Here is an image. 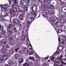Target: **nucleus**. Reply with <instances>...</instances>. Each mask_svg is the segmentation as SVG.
<instances>
[{
  "mask_svg": "<svg viewBox=\"0 0 66 66\" xmlns=\"http://www.w3.org/2000/svg\"><path fill=\"white\" fill-rule=\"evenodd\" d=\"M3 30V26L2 25H0V31H2Z\"/></svg>",
  "mask_w": 66,
  "mask_h": 66,
  "instance_id": "nucleus-34",
  "label": "nucleus"
},
{
  "mask_svg": "<svg viewBox=\"0 0 66 66\" xmlns=\"http://www.w3.org/2000/svg\"><path fill=\"white\" fill-rule=\"evenodd\" d=\"M30 3H29V2H27L26 3V4H27V7H29V5H30Z\"/></svg>",
  "mask_w": 66,
  "mask_h": 66,
  "instance_id": "nucleus-51",
  "label": "nucleus"
},
{
  "mask_svg": "<svg viewBox=\"0 0 66 66\" xmlns=\"http://www.w3.org/2000/svg\"><path fill=\"white\" fill-rule=\"evenodd\" d=\"M34 57H28V59L29 60H32V61H34Z\"/></svg>",
  "mask_w": 66,
  "mask_h": 66,
  "instance_id": "nucleus-39",
  "label": "nucleus"
},
{
  "mask_svg": "<svg viewBox=\"0 0 66 66\" xmlns=\"http://www.w3.org/2000/svg\"><path fill=\"white\" fill-rule=\"evenodd\" d=\"M24 16V15H23L22 14H20L19 15V18L20 20H23V18Z\"/></svg>",
  "mask_w": 66,
  "mask_h": 66,
  "instance_id": "nucleus-19",
  "label": "nucleus"
},
{
  "mask_svg": "<svg viewBox=\"0 0 66 66\" xmlns=\"http://www.w3.org/2000/svg\"><path fill=\"white\" fill-rule=\"evenodd\" d=\"M61 65L64 66V65H66V63L64 62L63 61V60H61Z\"/></svg>",
  "mask_w": 66,
  "mask_h": 66,
  "instance_id": "nucleus-42",
  "label": "nucleus"
},
{
  "mask_svg": "<svg viewBox=\"0 0 66 66\" xmlns=\"http://www.w3.org/2000/svg\"><path fill=\"white\" fill-rule=\"evenodd\" d=\"M3 15V16H7V12L5 11H2L1 13Z\"/></svg>",
  "mask_w": 66,
  "mask_h": 66,
  "instance_id": "nucleus-18",
  "label": "nucleus"
},
{
  "mask_svg": "<svg viewBox=\"0 0 66 66\" xmlns=\"http://www.w3.org/2000/svg\"><path fill=\"white\" fill-rule=\"evenodd\" d=\"M63 48H62L61 49V50H60V49H57L56 51L54 54V55H59V54H60V53L59 52V51H60V52H63Z\"/></svg>",
  "mask_w": 66,
  "mask_h": 66,
  "instance_id": "nucleus-7",
  "label": "nucleus"
},
{
  "mask_svg": "<svg viewBox=\"0 0 66 66\" xmlns=\"http://www.w3.org/2000/svg\"><path fill=\"white\" fill-rule=\"evenodd\" d=\"M61 11L64 14L66 13V6L63 7L62 8Z\"/></svg>",
  "mask_w": 66,
  "mask_h": 66,
  "instance_id": "nucleus-10",
  "label": "nucleus"
},
{
  "mask_svg": "<svg viewBox=\"0 0 66 66\" xmlns=\"http://www.w3.org/2000/svg\"><path fill=\"white\" fill-rule=\"evenodd\" d=\"M27 53V54H28V55H34V53L31 52L30 51H28Z\"/></svg>",
  "mask_w": 66,
  "mask_h": 66,
  "instance_id": "nucleus-22",
  "label": "nucleus"
},
{
  "mask_svg": "<svg viewBox=\"0 0 66 66\" xmlns=\"http://www.w3.org/2000/svg\"><path fill=\"white\" fill-rule=\"evenodd\" d=\"M27 3V2L25 1L21 0L20 2V5L21 6H26V4Z\"/></svg>",
  "mask_w": 66,
  "mask_h": 66,
  "instance_id": "nucleus-6",
  "label": "nucleus"
},
{
  "mask_svg": "<svg viewBox=\"0 0 66 66\" xmlns=\"http://www.w3.org/2000/svg\"><path fill=\"white\" fill-rule=\"evenodd\" d=\"M16 28H14L12 30L10 28L8 29V33L7 34L9 35H11L12 33H15L17 32Z\"/></svg>",
  "mask_w": 66,
  "mask_h": 66,
  "instance_id": "nucleus-3",
  "label": "nucleus"
},
{
  "mask_svg": "<svg viewBox=\"0 0 66 66\" xmlns=\"http://www.w3.org/2000/svg\"><path fill=\"white\" fill-rule=\"evenodd\" d=\"M17 62H13L12 63V65H14V66H16L17 65Z\"/></svg>",
  "mask_w": 66,
  "mask_h": 66,
  "instance_id": "nucleus-47",
  "label": "nucleus"
},
{
  "mask_svg": "<svg viewBox=\"0 0 66 66\" xmlns=\"http://www.w3.org/2000/svg\"><path fill=\"white\" fill-rule=\"evenodd\" d=\"M13 22L14 23L18 24V25L19 27L20 28H21L22 27V24L20 23V21L17 19H14V20L13 21Z\"/></svg>",
  "mask_w": 66,
  "mask_h": 66,
  "instance_id": "nucleus-4",
  "label": "nucleus"
},
{
  "mask_svg": "<svg viewBox=\"0 0 66 66\" xmlns=\"http://www.w3.org/2000/svg\"><path fill=\"white\" fill-rule=\"evenodd\" d=\"M17 0H13V3L12 5V7L13 9L18 10L19 9V6L17 5Z\"/></svg>",
  "mask_w": 66,
  "mask_h": 66,
  "instance_id": "nucleus-1",
  "label": "nucleus"
},
{
  "mask_svg": "<svg viewBox=\"0 0 66 66\" xmlns=\"http://www.w3.org/2000/svg\"><path fill=\"white\" fill-rule=\"evenodd\" d=\"M9 48L10 47L7 46H6L4 47V45H3L1 44L0 45V51L4 49V51L6 52L7 50H9Z\"/></svg>",
  "mask_w": 66,
  "mask_h": 66,
  "instance_id": "nucleus-2",
  "label": "nucleus"
},
{
  "mask_svg": "<svg viewBox=\"0 0 66 66\" xmlns=\"http://www.w3.org/2000/svg\"><path fill=\"white\" fill-rule=\"evenodd\" d=\"M16 47H17V48H18V47H19V45L17 44L16 45Z\"/></svg>",
  "mask_w": 66,
  "mask_h": 66,
  "instance_id": "nucleus-60",
  "label": "nucleus"
},
{
  "mask_svg": "<svg viewBox=\"0 0 66 66\" xmlns=\"http://www.w3.org/2000/svg\"><path fill=\"white\" fill-rule=\"evenodd\" d=\"M12 0H9L8 1V2H9V5H11V3H12Z\"/></svg>",
  "mask_w": 66,
  "mask_h": 66,
  "instance_id": "nucleus-52",
  "label": "nucleus"
},
{
  "mask_svg": "<svg viewBox=\"0 0 66 66\" xmlns=\"http://www.w3.org/2000/svg\"><path fill=\"white\" fill-rule=\"evenodd\" d=\"M7 58H8V56L6 55H3L2 57V58L4 60H6L7 59Z\"/></svg>",
  "mask_w": 66,
  "mask_h": 66,
  "instance_id": "nucleus-20",
  "label": "nucleus"
},
{
  "mask_svg": "<svg viewBox=\"0 0 66 66\" xmlns=\"http://www.w3.org/2000/svg\"><path fill=\"white\" fill-rule=\"evenodd\" d=\"M19 49V48H16L14 50L17 53V52H18V50Z\"/></svg>",
  "mask_w": 66,
  "mask_h": 66,
  "instance_id": "nucleus-50",
  "label": "nucleus"
},
{
  "mask_svg": "<svg viewBox=\"0 0 66 66\" xmlns=\"http://www.w3.org/2000/svg\"><path fill=\"white\" fill-rule=\"evenodd\" d=\"M52 18L51 17L50 18V20L52 22L53 24L55 26H56L58 22H56V23H55V20H54L53 19H52Z\"/></svg>",
  "mask_w": 66,
  "mask_h": 66,
  "instance_id": "nucleus-8",
  "label": "nucleus"
},
{
  "mask_svg": "<svg viewBox=\"0 0 66 66\" xmlns=\"http://www.w3.org/2000/svg\"><path fill=\"white\" fill-rule=\"evenodd\" d=\"M18 52L19 54H20V53H21V51L20 50L19 51H18Z\"/></svg>",
  "mask_w": 66,
  "mask_h": 66,
  "instance_id": "nucleus-61",
  "label": "nucleus"
},
{
  "mask_svg": "<svg viewBox=\"0 0 66 66\" xmlns=\"http://www.w3.org/2000/svg\"><path fill=\"white\" fill-rule=\"evenodd\" d=\"M50 60H51V61H52V60H54L55 58L54 57V56H53L52 57L51 56L50 58Z\"/></svg>",
  "mask_w": 66,
  "mask_h": 66,
  "instance_id": "nucleus-45",
  "label": "nucleus"
},
{
  "mask_svg": "<svg viewBox=\"0 0 66 66\" xmlns=\"http://www.w3.org/2000/svg\"><path fill=\"white\" fill-rule=\"evenodd\" d=\"M60 22L62 24H64L65 23V20L63 19H61L60 20Z\"/></svg>",
  "mask_w": 66,
  "mask_h": 66,
  "instance_id": "nucleus-38",
  "label": "nucleus"
},
{
  "mask_svg": "<svg viewBox=\"0 0 66 66\" xmlns=\"http://www.w3.org/2000/svg\"><path fill=\"white\" fill-rule=\"evenodd\" d=\"M5 31H3L1 32V36L2 37H5Z\"/></svg>",
  "mask_w": 66,
  "mask_h": 66,
  "instance_id": "nucleus-11",
  "label": "nucleus"
},
{
  "mask_svg": "<svg viewBox=\"0 0 66 66\" xmlns=\"http://www.w3.org/2000/svg\"><path fill=\"white\" fill-rule=\"evenodd\" d=\"M43 15L44 17H45L46 18H47L48 17V16L47 14V13L46 12H44L43 13Z\"/></svg>",
  "mask_w": 66,
  "mask_h": 66,
  "instance_id": "nucleus-25",
  "label": "nucleus"
},
{
  "mask_svg": "<svg viewBox=\"0 0 66 66\" xmlns=\"http://www.w3.org/2000/svg\"><path fill=\"white\" fill-rule=\"evenodd\" d=\"M56 2L57 4H59L60 3V0H56Z\"/></svg>",
  "mask_w": 66,
  "mask_h": 66,
  "instance_id": "nucleus-56",
  "label": "nucleus"
},
{
  "mask_svg": "<svg viewBox=\"0 0 66 66\" xmlns=\"http://www.w3.org/2000/svg\"><path fill=\"white\" fill-rule=\"evenodd\" d=\"M1 43L2 44H6V42L5 41V39H4L2 40Z\"/></svg>",
  "mask_w": 66,
  "mask_h": 66,
  "instance_id": "nucleus-26",
  "label": "nucleus"
},
{
  "mask_svg": "<svg viewBox=\"0 0 66 66\" xmlns=\"http://www.w3.org/2000/svg\"><path fill=\"white\" fill-rule=\"evenodd\" d=\"M28 7L27 6H25L23 7V12H26L28 11Z\"/></svg>",
  "mask_w": 66,
  "mask_h": 66,
  "instance_id": "nucleus-16",
  "label": "nucleus"
},
{
  "mask_svg": "<svg viewBox=\"0 0 66 66\" xmlns=\"http://www.w3.org/2000/svg\"><path fill=\"white\" fill-rule=\"evenodd\" d=\"M59 2L60 3H60L61 4H62L64 3V2H63V0H60Z\"/></svg>",
  "mask_w": 66,
  "mask_h": 66,
  "instance_id": "nucleus-49",
  "label": "nucleus"
},
{
  "mask_svg": "<svg viewBox=\"0 0 66 66\" xmlns=\"http://www.w3.org/2000/svg\"><path fill=\"white\" fill-rule=\"evenodd\" d=\"M15 43V40L14 39H11L10 41L9 44L10 45H13Z\"/></svg>",
  "mask_w": 66,
  "mask_h": 66,
  "instance_id": "nucleus-15",
  "label": "nucleus"
},
{
  "mask_svg": "<svg viewBox=\"0 0 66 66\" xmlns=\"http://www.w3.org/2000/svg\"><path fill=\"white\" fill-rule=\"evenodd\" d=\"M28 50H29L28 48H24V52L25 53H26L28 51Z\"/></svg>",
  "mask_w": 66,
  "mask_h": 66,
  "instance_id": "nucleus-27",
  "label": "nucleus"
},
{
  "mask_svg": "<svg viewBox=\"0 0 66 66\" xmlns=\"http://www.w3.org/2000/svg\"><path fill=\"white\" fill-rule=\"evenodd\" d=\"M61 29H62V30L63 32H65V31L66 30V27H65L64 25H62L61 27Z\"/></svg>",
  "mask_w": 66,
  "mask_h": 66,
  "instance_id": "nucleus-21",
  "label": "nucleus"
},
{
  "mask_svg": "<svg viewBox=\"0 0 66 66\" xmlns=\"http://www.w3.org/2000/svg\"><path fill=\"white\" fill-rule=\"evenodd\" d=\"M9 52L10 53V54H13L14 52V50H12L9 51Z\"/></svg>",
  "mask_w": 66,
  "mask_h": 66,
  "instance_id": "nucleus-37",
  "label": "nucleus"
},
{
  "mask_svg": "<svg viewBox=\"0 0 66 66\" xmlns=\"http://www.w3.org/2000/svg\"><path fill=\"white\" fill-rule=\"evenodd\" d=\"M32 14L33 13H29L28 15V17L29 18H31V17H32Z\"/></svg>",
  "mask_w": 66,
  "mask_h": 66,
  "instance_id": "nucleus-31",
  "label": "nucleus"
},
{
  "mask_svg": "<svg viewBox=\"0 0 66 66\" xmlns=\"http://www.w3.org/2000/svg\"><path fill=\"white\" fill-rule=\"evenodd\" d=\"M37 15V14H36L35 13L34 14H32V16H31L32 17V18H36V16Z\"/></svg>",
  "mask_w": 66,
  "mask_h": 66,
  "instance_id": "nucleus-40",
  "label": "nucleus"
},
{
  "mask_svg": "<svg viewBox=\"0 0 66 66\" xmlns=\"http://www.w3.org/2000/svg\"><path fill=\"white\" fill-rule=\"evenodd\" d=\"M34 6H31L30 8V10L33 13H35V12H36V11L37 10V7H36V10L35 11H34V10H33Z\"/></svg>",
  "mask_w": 66,
  "mask_h": 66,
  "instance_id": "nucleus-13",
  "label": "nucleus"
},
{
  "mask_svg": "<svg viewBox=\"0 0 66 66\" xmlns=\"http://www.w3.org/2000/svg\"><path fill=\"white\" fill-rule=\"evenodd\" d=\"M30 24H31V23H30V22L29 21H28L27 22V27H29L30 26Z\"/></svg>",
  "mask_w": 66,
  "mask_h": 66,
  "instance_id": "nucleus-43",
  "label": "nucleus"
},
{
  "mask_svg": "<svg viewBox=\"0 0 66 66\" xmlns=\"http://www.w3.org/2000/svg\"><path fill=\"white\" fill-rule=\"evenodd\" d=\"M10 13H14L15 12V9H11L10 10Z\"/></svg>",
  "mask_w": 66,
  "mask_h": 66,
  "instance_id": "nucleus-29",
  "label": "nucleus"
},
{
  "mask_svg": "<svg viewBox=\"0 0 66 66\" xmlns=\"http://www.w3.org/2000/svg\"><path fill=\"white\" fill-rule=\"evenodd\" d=\"M23 66H29V64L28 63H25L23 64Z\"/></svg>",
  "mask_w": 66,
  "mask_h": 66,
  "instance_id": "nucleus-46",
  "label": "nucleus"
},
{
  "mask_svg": "<svg viewBox=\"0 0 66 66\" xmlns=\"http://www.w3.org/2000/svg\"><path fill=\"white\" fill-rule=\"evenodd\" d=\"M62 60L61 58L60 57H58L55 60V63L56 64H55V65H58L59 64H60L62 62Z\"/></svg>",
  "mask_w": 66,
  "mask_h": 66,
  "instance_id": "nucleus-5",
  "label": "nucleus"
},
{
  "mask_svg": "<svg viewBox=\"0 0 66 66\" xmlns=\"http://www.w3.org/2000/svg\"><path fill=\"white\" fill-rule=\"evenodd\" d=\"M7 6L6 5H4L3 6V9L4 11H6L7 10Z\"/></svg>",
  "mask_w": 66,
  "mask_h": 66,
  "instance_id": "nucleus-44",
  "label": "nucleus"
},
{
  "mask_svg": "<svg viewBox=\"0 0 66 66\" xmlns=\"http://www.w3.org/2000/svg\"><path fill=\"white\" fill-rule=\"evenodd\" d=\"M24 29L25 31H28V27L27 26H25L24 27Z\"/></svg>",
  "mask_w": 66,
  "mask_h": 66,
  "instance_id": "nucleus-35",
  "label": "nucleus"
},
{
  "mask_svg": "<svg viewBox=\"0 0 66 66\" xmlns=\"http://www.w3.org/2000/svg\"><path fill=\"white\" fill-rule=\"evenodd\" d=\"M58 41L59 42V43H61L62 45H65L64 44V41L63 40H62V39H61V40L60 37H58Z\"/></svg>",
  "mask_w": 66,
  "mask_h": 66,
  "instance_id": "nucleus-9",
  "label": "nucleus"
},
{
  "mask_svg": "<svg viewBox=\"0 0 66 66\" xmlns=\"http://www.w3.org/2000/svg\"><path fill=\"white\" fill-rule=\"evenodd\" d=\"M48 58H49V57H48V56H47V57H46V58H45L44 59V60H48Z\"/></svg>",
  "mask_w": 66,
  "mask_h": 66,
  "instance_id": "nucleus-57",
  "label": "nucleus"
},
{
  "mask_svg": "<svg viewBox=\"0 0 66 66\" xmlns=\"http://www.w3.org/2000/svg\"><path fill=\"white\" fill-rule=\"evenodd\" d=\"M54 66H59V65L57 64H54Z\"/></svg>",
  "mask_w": 66,
  "mask_h": 66,
  "instance_id": "nucleus-62",
  "label": "nucleus"
},
{
  "mask_svg": "<svg viewBox=\"0 0 66 66\" xmlns=\"http://www.w3.org/2000/svg\"><path fill=\"white\" fill-rule=\"evenodd\" d=\"M49 13L50 15H52L53 14V11L52 10H51L49 11Z\"/></svg>",
  "mask_w": 66,
  "mask_h": 66,
  "instance_id": "nucleus-36",
  "label": "nucleus"
},
{
  "mask_svg": "<svg viewBox=\"0 0 66 66\" xmlns=\"http://www.w3.org/2000/svg\"><path fill=\"white\" fill-rule=\"evenodd\" d=\"M26 39V37H23L22 38V40H24Z\"/></svg>",
  "mask_w": 66,
  "mask_h": 66,
  "instance_id": "nucleus-58",
  "label": "nucleus"
},
{
  "mask_svg": "<svg viewBox=\"0 0 66 66\" xmlns=\"http://www.w3.org/2000/svg\"><path fill=\"white\" fill-rule=\"evenodd\" d=\"M4 60V59H3L0 60V63H2V62Z\"/></svg>",
  "mask_w": 66,
  "mask_h": 66,
  "instance_id": "nucleus-55",
  "label": "nucleus"
},
{
  "mask_svg": "<svg viewBox=\"0 0 66 66\" xmlns=\"http://www.w3.org/2000/svg\"><path fill=\"white\" fill-rule=\"evenodd\" d=\"M50 1H51V0H46V2L47 3H48L49 2H50Z\"/></svg>",
  "mask_w": 66,
  "mask_h": 66,
  "instance_id": "nucleus-53",
  "label": "nucleus"
},
{
  "mask_svg": "<svg viewBox=\"0 0 66 66\" xmlns=\"http://www.w3.org/2000/svg\"><path fill=\"white\" fill-rule=\"evenodd\" d=\"M49 8H50V9H51L52 10H53L54 9V6L53 5H50L49 6Z\"/></svg>",
  "mask_w": 66,
  "mask_h": 66,
  "instance_id": "nucleus-28",
  "label": "nucleus"
},
{
  "mask_svg": "<svg viewBox=\"0 0 66 66\" xmlns=\"http://www.w3.org/2000/svg\"><path fill=\"white\" fill-rule=\"evenodd\" d=\"M59 57H60L62 60H65L66 59V55H61Z\"/></svg>",
  "mask_w": 66,
  "mask_h": 66,
  "instance_id": "nucleus-12",
  "label": "nucleus"
},
{
  "mask_svg": "<svg viewBox=\"0 0 66 66\" xmlns=\"http://www.w3.org/2000/svg\"><path fill=\"white\" fill-rule=\"evenodd\" d=\"M47 62H50L51 61L50 60H48L47 61Z\"/></svg>",
  "mask_w": 66,
  "mask_h": 66,
  "instance_id": "nucleus-64",
  "label": "nucleus"
},
{
  "mask_svg": "<svg viewBox=\"0 0 66 66\" xmlns=\"http://www.w3.org/2000/svg\"><path fill=\"white\" fill-rule=\"evenodd\" d=\"M13 61L11 60L9 61V62H8V64L9 65H13Z\"/></svg>",
  "mask_w": 66,
  "mask_h": 66,
  "instance_id": "nucleus-41",
  "label": "nucleus"
},
{
  "mask_svg": "<svg viewBox=\"0 0 66 66\" xmlns=\"http://www.w3.org/2000/svg\"><path fill=\"white\" fill-rule=\"evenodd\" d=\"M40 1L42 4H43L45 2V0H40Z\"/></svg>",
  "mask_w": 66,
  "mask_h": 66,
  "instance_id": "nucleus-48",
  "label": "nucleus"
},
{
  "mask_svg": "<svg viewBox=\"0 0 66 66\" xmlns=\"http://www.w3.org/2000/svg\"><path fill=\"white\" fill-rule=\"evenodd\" d=\"M23 59L21 58L19 60L18 62L19 63H21L23 62Z\"/></svg>",
  "mask_w": 66,
  "mask_h": 66,
  "instance_id": "nucleus-32",
  "label": "nucleus"
},
{
  "mask_svg": "<svg viewBox=\"0 0 66 66\" xmlns=\"http://www.w3.org/2000/svg\"><path fill=\"white\" fill-rule=\"evenodd\" d=\"M14 27H13V26L12 25V24H9V26H8V28L7 29V33H8V29H12V28H13Z\"/></svg>",
  "mask_w": 66,
  "mask_h": 66,
  "instance_id": "nucleus-17",
  "label": "nucleus"
},
{
  "mask_svg": "<svg viewBox=\"0 0 66 66\" xmlns=\"http://www.w3.org/2000/svg\"><path fill=\"white\" fill-rule=\"evenodd\" d=\"M34 18H33L32 17V18H31V20H33V21L34 20Z\"/></svg>",
  "mask_w": 66,
  "mask_h": 66,
  "instance_id": "nucleus-59",
  "label": "nucleus"
},
{
  "mask_svg": "<svg viewBox=\"0 0 66 66\" xmlns=\"http://www.w3.org/2000/svg\"><path fill=\"white\" fill-rule=\"evenodd\" d=\"M63 31L62 29H59L57 30V33H60L61 32H62Z\"/></svg>",
  "mask_w": 66,
  "mask_h": 66,
  "instance_id": "nucleus-33",
  "label": "nucleus"
},
{
  "mask_svg": "<svg viewBox=\"0 0 66 66\" xmlns=\"http://www.w3.org/2000/svg\"><path fill=\"white\" fill-rule=\"evenodd\" d=\"M7 20L5 19V18L2 15L0 16V21H6Z\"/></svg>",
  "mask_w": 66,
  "mask_h": 66,
  "instance_id": "nucleus-14",
  "label": "nucleus"
},
{
  "mask_svg": "<svg viewBox=\"0 0 66 66\" xmlns=\"http://www.w3.org/2000/svg\"><path fill=\"white\" fill-rule=\"evenodd\" d=\"M2 58V56L1 55H0V59Z\"/></svg>",
  "mask_w": 66,
  "mask_h": 66,
  "instance_id": "nucleus-63",
  "label": "nucleus"
},
{
  "mask_svg": "<svg viewBox=\"0 0 66 66\" xmlns=\"http://www.w3.org/2000/svg\"><path fill=\"white\" fill-rule=\"evenodd\" d=\"M15 59H16V60L19 59V55L17 54H16L15 55Z\"/></svg>",
  "mask_w": 66,
  "mask_h": 66,
  "instance_id": "nucleus-23",
  "label": "nucleus"
},
{
  "mask_svg": "<svg viewBox=\"0 0 66 66\" xmlns=\"http://www.w3.org/2000/svg\"><path fill=\"white\" fill-rule=\"evenodd\" d=\"M11 16L12 17H14L16 15V13L15 12L11 13H10Z\"/></svg>",
  "mask_w": 66,
  "mask_h": 66,
  "instance_id": "nucleus-30",
  "label": "nucleus"
},
{
  "mask_svg": "<svg viewBox=\"0 0 66 66\" xmlns=\"http://www.w3.org/2000/svg\"><path fill=\"white\" fill-rule=\"evenodd\" d=\"M42 66H48V65H47V64L46 63L45 64H42Z\"/></svg>",
  "mask_w": 66,
  "mask_h": 66,
  "instance_id": "nucleus-54",
  "label": "nucleus"
},
{
  "mask_svg": "<svg viewBox=\"0 0 66 66\" xmlns=\"http://www.w3.org/2000/svg\"><path fill=\"white\" fill-rule=\"evenodd\" d=\"M19 10L21 12H23V10H24V9H23V7L21 6H20Z\"/></svg>",
  "mask_w": 66,
  "mask_h": 66,
  "instance_id": "nucleus-24",
  "label": "nucleus"
}]
</instances>
